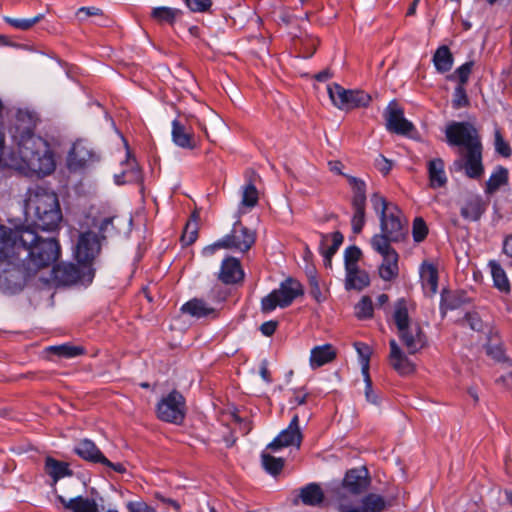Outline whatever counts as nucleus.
Wrapping results in <instances>:
<instances>
[{"instance_id":"60","label":"nucleus","mask_w":512,"mask_h":512,"mask_svg":"<svg viewBox=\"0 0 512 512\" xmlns=\"http://www.w3.org/2000/svg\"><path fill=\"white\" fill-rule=\"evenodd\" d=\"M188 8L193 12H206L212 5L211 0H184Z\"/></svg>"},{"instance_id":"42","label":"nucleus","mask_w":512,"mask_h":512,"mask_svg":"<svg viewBox=\"0 0 512 512\" xmlns=\"http://www.w3.org/2000/svg\"><path fill=\"white\" fill-rule=\"evenodd\" d=\"M45 471L53 478L54 482H57L60 478L71 474L66 463L58 461L52 457L46 458Z\"/></svg>"},{"instance_id":"37","label":"nucleus","mask_w":512,"mask_h":512,"mask_svg":"<svg viewBox=\"0 0 512 512\" xmlns=\"http://www.w3.org/2000/svg\"><path fill=\"white\" fill-rule=\"evenodd\" d=\"M387 507L386 501L383 496L375 493H369L361 500V505L358 506L361 512H383Z\"/></svg>"},{"instance_id":"53","label":"nucleus","mask_w":512,"mask_h":512,"mask_svg":"<svg viewBox=\"0 0 512 512\" xmlns=\"http://www.w3.org/2000/svg\"><path fill=\"white\" fill-rule=\"evenodd\" d=\"M355 314L359 319H369L373 316V303L370 297L361 298L355 307Z\"/></svg>"},{"instance_id":"33","label":"nucleus","mask_w":512,"mask_h":512,"mask_svg":"<svg viewBox=\"0 0 512 512\" xmlns=\"http://www.w3.org/2000/svg\"><path fill=\"white\" fill-rule=\"evenodd\" d=\"M454 58L448 46L442 45L437 48L433 55V63L439 73H446L451 70Z\"/></svg>"},{"instance_id":"8","label":"nucleus","mask_w":512,"mask_h":512,"mask_svg":"<svg viewBox=\"0 0 512 512\" xmlns=\"http://www.w3.org/2000/svg\"><path fill=\"white\" fill-rule=\"evenodd\" d=\"M157 417L164 422L180 425L186 415V401L177 390L163 397L156 407Z\"/></svg>"},{"instance_id":"6","label":"nucleus","mask_w":512,"mask_h":512,"mask_svg":"<svg viewBox=\"0 0 512 512\" xmlns=\"http://www.w3.org/2000/svg\"><path fill=\"white\" fill-rule=\"evenodd\" d=\"M303 286L294 278H287L281 282L278 289L273 290L261 301V311L268 313L275 310L277 307L285 308L292 304V302L299 296L303 295Z\"/></svg>"},{"instance_id":"13","label":"nucleus","mask_w":512,"mask_h":512,"mask_svg":"<svg viewBox=\"0 0 512 512\" xmlns=\"http://www.w3.org/2000/svg\"><path fill=\"white\" fill-rule=\"evenodd\" d=\"M100 250V239L94 231H86L79 234L74 254L77 261L84 268H90L89 266L100 253Z\"/></svg>"},{"instance_id":"11","label":"nucleus","mask_w":512,"mask_h":512,"mask_svg":"<svg viewBox=\"0 0 512 512\" xmlns=\"http://www.w3.org/2000/svg\"><path fill=\"white\" fill-rule=\"evenodd\" d=\"M446 140L450 146L466 149L472 145H482L477 129L469 122H452L445 130Z\"/></svg>"},{"instance_id":"15","label":"nucleus","mask_w":512,"mask_h":512,"mask_svg":"<svg viewBox=\"0 0 512 512\" xmlns=\"http://www.w3.org/2000/svg\"><path fill=\"white\" fill-rule=\"evenodd\" d=\"M386 129L398 135H408L413 129L412 122L404 117V110L396 101H391L384 111Z\"/></svg>"},{"instance_id":"55","label":"nucleus","mask_w":512,"mask_h":512,"mask_svg":"<svg viewBox=\"0 0 512 512\" xmlns=\"http://www.w3.org/2000/svg\"><path fill=\"white\" fill-rule=\"evenodd\" d=\"M362 256L360 248L357 246H349L344 253L345 270L358 267V261Z\"/></svg>"},{"instance_id":"28","label":"nucleus","mask_w":512,"mask_h":512,"mask_svg":"<svg viewBox=\"0 0 512 512\" xmlns=\"http://www.w3.org/2000/svg\"><path fill=\"white\" fill-rule=\"evenodd\" d=\"M336 358V350L331 344L316 346L311 350L310 365L313 369L319 368Z\"/></svg>"},{"instance_id":"41","label":"nucleus","mask_w":512,"mask_h":512,"mask_svg":"<svg viewBox=\"0 0 512 512\" xmlns=\"http://www.w3.org/2000/svg\"><path fill=\"white\" fill-rule=\"evenodd\" d=\"M371 246L374 251L383 257H388L390 254H398L396 250L391 246L392 240L383 233L375 234L371 238Z\"/></svg>"},{"instance_id":"54","label":"nucleus","mask_w":512,"mask_h":512,"mask_svg":"<svg viewBox=\"0 0 512 512\" xmlns=\"http://www.w3.org/2000/svg\"><path fill=\"white\" fill-rule=\"evenodd\" d=\"M428 235V227L426 225V222L421 217H416L413 220L412 225V236L415 242L420 243L424 241V239Z\"/></svg>"},{"instance_id":"48","label":"nucleus","mask_w":512,"mask_h":512,"mask_svg":"<svg viewBox=\"0 0 512 512\" xmlns=\"http://www.w3.org/2000/svg\"><path fill=\"white\" fill-rule=\"evenodd\" d=\"M365 206L366 203H352L354 214L351 224L355 234H359L365 225Z\"/></svg>"},{"instance_id":"21","label":"nucleus","mask_w":512,"mask_h":512,"mask_svg":"<svg viewBox=\"0 0 512 512\" xmlns=\"http://www.w3.org/2000/svg\"><path fill=\"white\" fill-rule=\"evenodd\" d=\"M56 500L64 512H99L98 505L92 498L77 496L66 499L62 495H56Z\"/></svg>"},{"instance_id":"35","label":"nucleus","mask_w":512,"mask_h":512,"mask_svg":"<svg viewBox=\"0 0 512 512\" xmlns=\"http://www.w3.org/2000/svg\"><path fill=\"white\" fill-rule=\"evenodd\" d=\"M182 15V11L171 7H155L151 11V18L158 24L173 25L174 22Z\"/></svg>"},{"instance_id":"50","label":"nucleus","mask_w":512,"mask_h":512,"mask_svg":"<svg viewBox=\"0 0 512 512\" xmlns=\"http://www.w3.org/2000/svg\"><path fill=\"white\" fill-rule=\"evenodd\" d=\"M261 458L265 470L272 475L279 474L284 467V460L282 458H275L267 453H263Z\"/></svg>"},{"instance_id":"16","label":"nucleus","mask_w":512,"mask_h":512,"mask_svg":"<svg viewBox=\"0 0 512 512\" xmlns=\"http://www.w3.org/2000/svg\"><path fill=\"white\" fill-rule=\"evenodd\" d=\"M371 479L366 467L353 468L346 472L342 480V489L352 495L364 493L370 486Z\"/></svg>"},{"instance_id":"3","label":"nucleus","mask_w":512,"mask_h":512,"mask_svg":"<svg viewBox=\"0 0 512 512\" xmlns=\"http://www.w3.org/2000/svg\"><path fill=\"white\" fill-rule=\"evenodd\" d=\"M25 212L31 224L43 231L56 230L62 220L57 194L42 186H35L28 190Z\"/></svg>"},{"instance_id":"43","label":"nucleus","mask_w":512,"mask_h":512,"mask_svg":"<svg viewBox=\"0 0 512 512\" xmlns=\"http://www.w3.org/2000/svg\"><path fill=\"white\" fill-rule=\"evenodd\" d=\"M354 347L360 357L364 381L368 383V390L370 391L369 361H370V356L372 354L371 348L369 347V345H367L363 342H355Z\"/></svg>"},{"instance_id":"1","label":"nucleus","mask_w":512,"mask_h":512,"mask_svg":"<svg viewBox=\"0 0 512 512\" xmlns=\"http://www.w3.org/2000/svg\"><path fill=\"white\" fill-rule=\"evenodd\" d=\"M35 126L33 113L17 112L10 133L18 151L3 152L0 163L25 175L46 176L55 170L54 153L46 140L34 134Z\"/></svg>"},{"instance_id":"2","label":"nucleus","mask_w":512,"mask_h":512,"mask_svg":"<svg viewBox=\"0 0 512 512\" xmlns=\"http://www.w3.org/2000/svg\"><path fill=\"white\" fill-rule=\"evenodd\" d=\"M0 232L28 265V270L36 275L41 269L49 267L60 255V245L55 238H44L30 226L11 229L0 226Z\"/></svg>"},{"instance_id":"39","label":"nucleus","mask_w":512,"mask_h":512,"mask_svg":"<svg viewBox=\"0 0 512 512\" xmlns=\"http://www.w3.org/2000/svg\"><path fill=\"white\" fill-rule=\"evenodd\" d=\"M393 320L397 327V330H403L407 326L412 325L410 323L409 313H408V304L407 300L404 298H400L395 302L394 312H393Z\"/></svg>"},{"instance_id":"29","label":"nucleus","mask_w":512,"mask_h":512,"mask_svg":"<svg viewBox=\"0 0 512 512\" xmlns=\"http://www.w3.org/2000/svg\"><path fill=\"white\" fill-rule=\"evenodd\" d=\"M343 241L344 236L340 231H335L331 234L320 233V253L334 256Z\"/></svg>"},{"instance_id":"45","label":"nucleus","mask_w":512,"mask_h":512,"mask_svg":"<svg viewBox=\"0 0 512 512\" xmlns=\"http://www.w3.org/2000/svg\"><path fill=\"white\" fill-rule=\"evenodd\" d=\"M352 191V203H366V185L365 182L354 176H346Z\"/></svg>"},{"instance_id":"20","label":"nucleus","mask_w":512,"mask_h":512,"mask_svg":"<svg viewBox=\"0 0 512 512\" xmlns=\"http://www.w3.org/2000/svg\"><path fill=\"white\" fill-rule=\"evenodd\" d=\"M389 346V362L391 367L401 376L412 374L415 371V365L408 359L396 340L391 339Z\"/></svg>"},{"instance_id":"32","label":"nucleus","mask_w":512,"mask_h":512,"mask_svg":"<svg viewBox=\"0 0 512 512\" xmlns=\"http://www.w3.org/2000/svg\"><path fill=\"white\" fill-rule=\"evenodd\" d=\"M468 301L466 293L463 291H446L443 290L441 293V304L440 308L443 313L446 310H454L461 307Z\"/></svg>"},{"instance_id":"23","label":"nucleus","mask_w":512,"mask_h":512,"mask_svg":"<svg viewBox=\"0 0 512 512\" xmlns=\"http://www.w3.org/2000/svg\"><path fill=\"white\" fill-rule=\"evenodd\" d=\"M74 452L83 460L92 463L108 464L109 460L103 455L95 443L89 439L80 440L74 447Z\"/></svg>"},{"instance_id":"62","label":"nucleus","mask_w":512,"mask_h":512,"mask_svg":"<svg viewBox=\"0 0 512 512\" xmlns=\"http://www.w3.org/2000/svg\"><path fill=\"white\" fill-rule=\"evenodd\" d=\"M318 43H319V41L316 38L307 37L303 43V45H304L303 57L304 58L311 57L315 53Z\"/></svg>"},{"instance_id":"59","label":"nucleus","mask_w":512,"mask_h":512,"mask_svg":"<svg viewBox=\"0 0 512 512\" xmlns=\"http://www.w3.org/2000/svg\"><path fill=\"white\" fill-rule=\"evenodd\" d=\"M495 150L503 157H509L511 155V148L509 144L504 140L499 130L495 131Z\"/></svg>"},{"instance_id":"58","label":"nucleus","mask_w":512,"mask_h":512,"mask_svg":"<svg viewBox=\"0 0 512 512\" xmlns=\"http://www.w3.org/2000/svg\"><path fill=\"white\" fill-rule=\"evenodd\" d=\"M465 323H467L474 331H481L483 329V321L476 312L466 313L464 318L460 320L461 325H464Z\"/></svg>"},{"instance_id":"18","label":"nucleus","mask_w":512,"mask_h":512,"mask_svg":"<svg viewBox=\"0 0 512 512\" xmlns=\"http://www.w3.org/2000/svg\"><path fill=\"white\" fill-rule=\"evenodd\" d=\"M398 336L411 355L422 350L427 344L426 335L417 323L407 326L403 330H399Z\"/></svg>"},{"instance_id":"17","label":"nucleus","mask_w":512,"mask_h":512,"mask_svg":"<svg viewBox=\"0 0 512 512\" xmlns=\"http://www.w3.org/2000/svg\"><path fill=\"white\" fill-rule=\"evenodd\" d=\"M303 435L299 428V417L294 415L289 426L284 429L269 445L268 448L278 450L283 447L296 446L300 447Z\"/></svg>"},{"instance_id":"64","label":"nucleus","mask_w":512,"mask_h":512,"mask_svg":"<svg viewBox=\"0 0 512 512\" xmlns=\"http://www.w3.org/2000/svg\"><path fill=\"white\" fill-rule=\"evenodd\" d=\"M130 512H156L154 508L145 502H130Z\"/></svg>"},{"instance_id":"46","label":"nucleus","mask_w":512,"mask_h":512,"mask_svg":"<svg viewBox=\"0 0 512 512\" xmlns=\"http://www.w3.org/2000/svg\"><path fill=\"white\" fill-rule=\"evenodd\" d=\"M258 200L259 195L256 186L252 182L245 185L242 191L241 207L251 209L257 205Z\"/></svg>"},{"instance_id":"63","label":"nucleus","mask_w":512,"mask_h":512,"mask_svg":"<svg viewBox=\"0 0 512 512\" xmlns=\"http://www.w3.org/2000/svg\"><path fill=\"white\" fill-rule=\"evenodd\" d=\"M375 165L377 169L384 175H387L392 169V161L385 158L383 155H379L375 161Z\"/></svg>"},{"instance_id":"36","label":"nucleus","mask_w":512,"mask_h":512,"mask_svg":"<svg viewBox=\"0 0 512 512\" xmlns=\"http://www.w3.org/2000/svg\"><path fill=\"white\" fill-rule=\"evenodd\" d=\"M421 281L423 287L434 295L438 289V271L432 264H424L421 269Z\"/></svg>"},{"instance_id":"34","label":"nucleus","mask_w":512,"mask_h":512,"mask_svg":"<svg viewBox=\"0 0 512 512\" xmlns=\"http://www.w3.org/2000/svg\"><path fill=\"white\" fill-rule=\"evenodd\" d=\"M181 311L196 318H202L209 315L215 316L216 313L214 308L209 307L203 300L197 298L186 302L182 306Z\"/></svg>"},{"instance_id":"47","label":"nucleus","mask_w":512,"mask_h":512,"mask_svg":"<svg viewBox=\"0 0 512 512\" xmlns=\"http://www.w3.org/2000/svg\"><path fill=\"white\" fill-rule=\"evenodd\" d=\"M49 351L64 358H73L84 354V348L81 346H74L70 344H62L58 346H51Z\"/></svg>"},{"instance_id":"56","label":"nucleus","mask_w":512,"mask_h":512,"mask_svg":"<svg viewBox=\"0 0 512 512\" xmlns=\"http://www.w3.org/2000/svg\"><path fill=\"white\" fill-rule=\"evenodd\" d=\"M371 202L373 204L374 210L379 213L380 217L388 214L390 212V208L395 206L392 203H388L386 199L379 194L375 193L371 197Z\"/></svg>"},{"instance_id":"44","label":"nucleus","mask_w":512,"mask_h":512,"mask_svg":"<svg viewBox=\"0 0 512 512\" xmlns=\"http://www.w3.org/2000/svg\"><path fill=\"white\" fill-rule=\"evenodd\" d=\"M133 183L138 191V194L140 196V201L144 200V185H143V174L142 171L130 153V184Z\"/></svg>"},{"instance_id":"49","label":"nucleus","mask_w":512,"mask_h":512,"mask_svg":"<svg viewBox=\"0 0 512 512\" xmlns=\"http://www.w3.org/2000/svg\"><path fill=\"white\" fill-rule=\"evenodd\" d=\"M474 66V61H468L458 67L453 74H451L449 80H458V85L465 86L469 80L470 74Z\"/></svg>"},{"instance_id":"9","label":"nucleus","mask_w":512,"mask_h":512,"mask_svg":"<svg viewBox=\"0 0 512 512\" xmlns=\"http://www.w3.org/2000/svg\"><path fill=\"white\" fill-rule=\"evenodd\" d=\"M482 151V145L459 149L458 158L453 162L455 170L463 171L470 179H480L484 174Z\"/></svg>"},{"instance_id":"7","label":"nucleus","mask_w":512,"mask_h":512,"mask_svg":"<svg viewBox=\"0 0 512 512\" xmlns=\"http://www.w3.org/2000/svg\"><path fill=\"white\" fill-rule=\"evenodd\" d=\"M328 94L332 103L344 111L369 106L371 96L363 90L345 89L337 83L328 86Z\"/></svg>"},{"instance_id":"4","label":"nucleus","mask_w":512,"mask_h":512,"mask_svg":"<svg viewBox=\"0 0 512 512\" xmlns=\"http://www.w3.org/2000/svg\"><path fill=\"white\" fill-rule=\"evenodd\" d=\"M35 274L0 232V289L7 294L23 290Z\"/></svg>"},{"instance_id":"26","label":"nucleus","mask_w":512,"mask_h":512,"mask_svg":"<svg viewBox=\"0 0 512 512\" xmlns=\"http://www.w3.org/2000/svg\"><path fill=\"white\" fill-rule=\"evenodd\" d=\"M429 185L433 189L445 187L447 176L445 173V164L441 158H434L427 164Z\"/></svg>"},{"instance_id":"5","label":"nucleus","mask_w":512,"mask_h":512,"mask_svg":"<svg viewBox=\"0 0 512 512\" xmlns=\"http://www.w3.org/2000/svg\"><path fill=\"white\" fill-rule=\"evenodd\" d=\"M256 241V233L237 220L229 234L204 249L205 253H214L217 249H231L247 252Z\"/></svg>"},{"instance_id":"31","label":"nucleus","mask_w":512,"mask_h":512,"mask_svg":"<svg viewBox=\"0 0 512 512\" xmlns=\"http://www.w3.org/2000/svg\"><path fill=\"white\" fill-rule=\"evenodd\" d=\"M488 266L491 271L494 287L500 292L508 294L511 290L510 281L500 263L496 260H490Z\"/></svg>"},{"instance_id":"52","label":"nucleus","mask_w":512,"mask_h":512,"mask_svg":"<svg viewBox=\"0 0 512 512\" xmlns=\"http://www.w3.org/2000/svg\"><path fill=\"white\" fill-rule=\"evenodd\" d=\"M198 237V223L197 221H189L184 227L181 235V243L183 246L193 244Z\"/></svg>"},{"instance_id":"19","label":"nucleus","mask_w":512,"mask_h":512,"mask_svg":"<svg viewBox=\"0 0 512 512\" xmlns=\"http://www.w3.org/2000/svg\"><path fill=\"white\" fill-rule=\"evenodd\" d=\"M95 154L88 143L83 140L74 142L67 156V166L70 170L84 168L94 160Z\"/></svg>"},{"instance_id":"25","label":"nucleus","mask_w":512,"mask_h":512,"mask_svg":"<svg viewBox=\"0 0 512 512\" xmlns=\"http://www.w3.org/2000/svg\"><path fill=\"white\" fill-rule=\"evenodd\" d=\"M486 209V205L479 195H468L460 209L461 216L469 221H478Z\"/></svg>"},{"instance_id":"38","label":"nucleus","mask_w":512,"mask_h":512,"mask_svg":"<svg viewBox=\"0 0 512 512\" xmlns=\"http://www.w3.org/2000/svg\"><path fill=\"white\" fill-rule=\"evenodd\" d=\"M398 258V254L383 257L382 264L379 266V276L384 281H391L398 276Z\"/></svg>"},{"instance_id":"30","label":"nucleus","mask_w":512,"mask_h":512,"mask_svg":"<svg viewBox=\"0 0 512 512\" xmlns=\"http://www.w3.org/2000/svg\"><path fill=\"white\" fill-rule=\"evenodd\" d=\"M172 140L177 146L181 148H195L193 134L187 132L184 125H182L178 120H174L172 122Z\"/></svg>"},{"instance_id":"22","label":"nucleus","mask_w":512,"mask_h":512,"mask_svg":"<svg viewBox=\"0 0 512 512\" xmlns=\"http://www.w3.org/2000/svg\"><path fill=\"white\" fill-rule=\"evenodd\" d=\"M325 499L324 491L318 483H309L299 489L297 497L293 503L297 505L301 502L303 505L317 507L320 506Z\"/></svg>"},{"instance_id":"51","label":"nucleus","mask_w":512,"mask_h":512,"mask_svg":"<svg viewBox=\"0 0 512 512\" xmlns=\"http://www.w3.org/2000/svg\"><path fill=\"white\" fill-rule=\"evenodd\" d=\"M43 14H38L37 16L33 18H10L7 17L5 20L6 22L11 25L12 27L20 30H28L32 26H34L36 23L41 21L43 19Z\"/></svg>"},{"instance_id":"61","label":"nucleus","mask_w":512,"mask_h":512,"mask_svg":"<svg viewBox=\"0 0 512 512\" xmlns=\"http://www.w3.org/2000/svg\"><path fill=\"white\" fill-rule=\"evenodd\" d=\"M103 239L114 230L113 217L104 218L99 224H94Z\"/></svg>"},{"instance_id":"27","label":"nucleus","mask_w":512,"mask_h":512,"mask_svg":"<svg viewBox=\"0 0 512 512\" xmlns=\"http://www.w3.org/2000/svg\"><path fill=\"white\" fill-rule=\"evenodd\" d=\"M345 289L361 291L370 284V278L366 271L359 267L346 269Z\"/></svg>"},{"instance_id":"24","label":"nucleus","mask_w":512,"mask_h":512,"mask_svg":"<svg viewBox=\"0 0 512 512\" xmlns=\"http://www.w3.org/2000/svg\"><path fill=\"white\" fill-rule=\"evenodd\" d=\"M244 272L241 268L240 261L234 257H228L223 260L219 272V279L224 284H235L241 281Z\"/></svg>"},{"instance_id":"14","label":"nucleus","mask_w":512,"mask_h":512,"mask_svg":"<svg viewBox=\"0 0 512 512\" xmlns=\"http://www.w3.org/2000/svg\"><path fill=\"white\" fill-rule=\"evenodd\" d=\"M94 272L91 268L82 269L73 263H60L53 268V278L59 285L69 286L78 281L91 282Z\"/></svg>"},{"instance_id":"57","label":"nucleus","mask_w":512,"mask_h":512,"mask_svg":"<svg viewBox=\"0 0 512 512\" xmlns=\"http://www.w3.org/2000/svg\"><path fill=\"white\" fill-rule=\"evenodd\" d=\"M453 107L456 109L466 107L469 105V99L466 93L465 86L457 85L454 91Z\"/></svg>"},{"instance_id":"12","label":"nucleus","mask_w":512,"mask_h":512,"mask_svg":"<svg viewBox=\"0 0 512 512\" xmlns=\"http://www.w3.org/2000/svg\"><path fill=\"white\" fill-rule=\"evenodd\" d=\"M380 232L392 242L404 241L408 235L407 221L397 206H392L390 212L380 217Z\"/></svg>"},{"instance_id":"10","label":"nucleus","mask_w":512,"mask_h":512,"mask_svg":"<svg viewBox=\"0 0 512 512\" xmlns=\"http://www.w3.org/2000/svg\"><path fill=\"white\" fill-rule=\"evenodd\" d=\"M446 140L450 146L466 149L472 145H482L477 129L469 122H452L445 130Z\"/></svg>"},{"instance_id":"40","label":"nucleus","mask_w":512,"mask_h":512,"mask_svg":"<svg viewBox=\"0 0 512 512\" xmlns=\"http://www.w3.org/2000/svg\"><path fill=\"white\" fill-rule=\"evenodd\" d=\"M508 182V170L503 166H498L486 182L485 192L487 194L495 193L501 186Z\"/></svg>"}]
</instances>
